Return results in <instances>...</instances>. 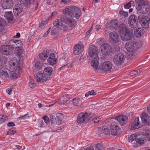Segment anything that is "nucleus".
<instances>
[{
    "label": "nucleus",
    "instance_id": "obj_6",
    "mask_svg": "<svg viewBox=\"0 0 150 150\" xmlns=\"http://www.w3.org/2000/svg\"><path fill=\"white\" fill-rule=\"evenodd\" d=\"M138 18L135 15L130 16L128 19V23L129 26L134 29L138 27L139 25Z\"/></svg>",
    "mask_w": 150,
    "mask_h": 150
},
{
    "label": "nucleus",
    "instance_id": "obj_54",
    "mask_svg": "<svg viewBox=\"0 0 150 150\" xmlns=\"http://www.w3.org/2000/svg\"><path fill=\"white\" fill-rule=\"evenodd\" d=\"M7 125L9 127H13L15 126V124L14 122H8V123Z\"/></svg>",
    "mask_w": 150,
    "mask_h": 150
},
{
    "label": "nucleus",
    "instance_id": "obj_26",
    "mask_svg": "<svg viewBox=\"0 0 150 150\" xmlns=\"http://www.w3.org/2000/svg\"><path fill=\"white\" fill-rule=\"evenodd\" d=\"M141 116V119L142 122L146 125H150V117L147 114L143 113Z\"/></svg>",
    "mask_w": 150,
    "mask_h": 150
},
{
    "label": "nucleus",
    "instance_id": "obj_50",
    "mask_svg": "<svg viewBox=\"0 0 150 150\" xmlns=\"http://www.w3.org/2000/svg\"><path fill=\"white\" fill-rule=\"evenodd\" d=\"M99 135H101L103 133V127L101 128V127H98L97 129Z\"/></svg>",
    "mask_w": 150,
    "mask_h": 150
},
{
    "label": "nucleus",
    "instance_id": "obj_63",
    "mask_svg": "<svg viewBox=\"0 0 150 150\" xmlns=\"http://www.w3.org/2000/svg\"><path fill=\"white\" fill-rule=\"evenodd\" d=\"M65 65L67 68H68L69 67H72L73 66V64H68Z\"/></svg>",
    "mask_w": 150,
    "mask_h": 150
},
{
    "label": "nucleus",
    "instance_id": "obj_32",
    "mask_svg": "<svg viewBox=\"0 0 150 150\" xmlns=\"http://www.w3.org/2000/svg\"><path fill=\"white\" fill-rule=\"evenodd\" d=\"M43 65V63L40 61H38L35 64V69L33 70V74H34L36 73V71L41 69Z\"/></svg>",
    "mask_w": 150,
    "mask_h": 150
},
{
    "label": "nucleus",
    "instance_id": "obj_16",
    "mask_svg": "<svg viewBox=\"0 0 150 150\" xmlns=\"http://www.w3.org/2000/svg\"><path fill=\"white\" fill-rule=\"evenodd\" d=\"M118 21L116 20H114L109 23H107L105 26L107 28V30H106L105 31H109L108 33L110 32V30L111 28L114 30L116 29L118 27Z\"/></svg>",
    "mask_w": 150,
    "mask_h": 150
},
{
    "label": "nucleus",
    "instance_id": "obj_15",
    "mask_svg": "<svg viewBox=\"0 0 150 150\" xmlns=\"http://www.w3.org/2000/svg\"><path fill=\"white\" fill-rule=\"evenodd\" d=\"M121 37L124 40H129L132 39L133 36V31L132 30H129L122 34L120 35Z\"/></svg>",
    "mask_w": 150,
    "mask_h": 150
},
{
    "label": "nucleus",
    "instance_id": "obj_53",
    "mask_svg": "<svg viewBox=\"0 0 150 150\" xmlns=\"http://www.w3.org/2000/svg\"><path fill=\"white\" fill-rule=\"evenodd\" d=\"M15 131H14L13 129H11L7 133V135H13Z\"/></svg>",
    "mask_w": 150,
    "mask_h": 150
},
{
    "label": "nucleus",
    "instance_id": "obj_17",
    "mask_svg": "<svg viewBox=\"0 0 150 150\" xmlns=\"http://www.w3.org/2000/svg\"><path fill=\"white\" fill-rule=\"evenodd\" d=\"M115 119L122 125H125L128 121V117L125 115H117L115 117Z\"/></svg>",
    "mask_w": 150,
    "mask_h": 150
},
{
    "label": "nucleus",
    "instance_id": "obj_39",
    "mask_svg": "<svg viewBox=\"0 0 150 150\" xmlns=\"http://www.w3.org/2000/svg\"><path fill=\"white\" fill-rule=\"evenodd\" d=\"M54 25L56 27L62 26L63 25L62 21L61 19H56L53 23Z\"/></svg>",
    "mask_w": 150,
    "mask_h": 150
},
{
    "label": "nucleus",
    "instance_id": "obj_7",
    "mask_svg": "<svg viewBox=\"0 0 150 150\" xmlns=\"http://www.w3.org/2000/svg\"><path fill=\"white\" fill-rule=\"evenodd\" d=\"M126 56L122 53H118L115 55L113 58L114 63L117 65H122L124 63Z\"/></svg>",
    "mask_w": 150,
    "mask_h": 150
},
{
    "label": "nucleus",
    "instance_id": "obj_56",
    "mask_svg": "<svg viewBox=\"0 0 150 150\" xmlns=\"http://www.w3.org/2000/svg\"><path fill=\"white\" fill-rule=\"evenodd\" d=\"M46 23H47V22H46L45 21H42L41 23H40V24L39 27H40L41 28V27H42L43 26H44Z\"/></svg>",
    "mask_w": 150,
    "mask_h": 150
},
{
    "label": "nucleus",
    "instance_id": "obj_12",
    "mask_svg": "<svg viewBox=\"0 0 150 150\" xmlns=\"http://www.w3.org/2000/svg\"><path fill=\"white\" fill-rule=\"evenodd\" d=\"M112 64L109 61H106L101 64L100 68V70L104 72L110 71L112 69Z\"/></svg>",
    "mask_w": 150,
    "mask_h": 150
},
{
    "label": "nucleus",
    "instance_id": "obj_34",
    "mask_svg": "<svg viewBox=\"0 0 150 150\" xmlns=\"http://www.w3.org/2000/svg\"><path fill=\"white\" fill-rule=\"evenodd\" d=\"M94 58L93 59H91L92 61L91 62V64L93 68L95 69H97L98 68V64H99V58L96 57L95 58V57H94Z\"/></svg>",
    "mask_w": 150,
    "mask_h": 150
},
{
    "label": "nucleus",
    "instance_id": "obj_22",
    "mask_svg": "<svg viewBox=\"0 0 150 150\" xmlns=\"http://www.w3.org/2000/svg\"><path fill=\"white\" fill-rule=\"evenodd\" d=\"M10 73V71L7 68L1 67L0 69V77L3 79L8 77V73Z\"/></svg>",
    "mask_w": 150,
    "mask_h": 150
},
{
    "label": "nucleus",
    "instance_id": "obj_41",
    "mask_svg": "<svg viewBox=\"0 0 150 150\" xmlns=\"http://www.w3.org/2000/svg\"><path fill=\"white\" fill-rule=\"evenodd\" d=\"M21 4L27 7L29 5L30 3V0H19Z\"/></svg>",
    "mask_w": 150,
    "mask_h": 150
},
{
    "label": "nucleus",
    "instance_id": "obj_51",
    "mask_svg": "<svg viewBox=\"0 0 150 150\" xmlns=\"http://www.w3.org/2000/svg\"><path fill=\"white\" fill-rule=\"evenodd\" d=\"M3 117L4 116H3L0 119V122H4L8 119L7 117Z\"/></svg>",
    "mask_w": 150,
    "mask_h": 150
},
{
    "label": "nucleus",
    "instance_id": "obj_31",
    "mask_svg": "<svg viewBox=\"0 0 150 150\" xmlns=\"http://www.w3.org/2000/svg\"><path fill=\"white\" fill-rule=\"evenodd\" d=\"M4 16L8 23H10L13 21V15L11 11L5 12Z\"/></svg>",
    "mask_w": 150,
    "mask_h": 150
},
{
    "label": "nucleus",
    "instance_id": "obj_35",
    "mask_svg": "<svg viewBox=\"0 0 150 150\" xmlns=\"http://www.w3.org/2000/svg\"><path fill=\"white\" fill-rule=\"evenodd\" d=\"M144 31L143 29L140 28H136L134 31V35L137 37H139L142 35Z\"/></svg>",
    "mask_w": 150,
    "mask_h": 150
},
{
    "label": "nucleus",
    "instance_id": "obj_42",
    "mask_svg": "<svg viewBox=\"0 0 150 150\" xmlns=\"http://www.w3.org/2000/svg\"><path fill=\"white\" fill-rule=\"evenodd\" d=\"M62 99V104L65 103L66 104H68L70 103V101L69 100V98L67 96H63Z\"/></svg>",
    "mask_w": 150,
    "mask_h": 150
},
{
    "label": "nucleus",
    "instance_id": "obj_36",
    "mask_svg": "<svg viewBox=\"0 0 150 150\" xmlns=\"http://www.w3.org/2000/svg\"><path fill=\"white\" fill-rule=\"evenodd\" d=\"M52 68L50 67H47L45 69L44 71V74L46 75V77H48L50 78L52 75Z\"/></svg>",
    "mask_w": 150,
    "mask_h": 150
},
{
    "label": "nucleus",
    "instance_id": "obj_38",
    "mask_svg": "<svg viewBox=\"0 0 150 150\" xmlns=\"http://www.w3.org/2000/svg\"><path fill=\"white\" fill-rule=\"evenodd\" d=\"M22 43L21 41L18 40H16L15 43H14V45H12V46L13 47V48H17L18 47H20L22 45Z\"/></svg>",
    "mask_w": 150,
    "mask_h": 150
},
{
    "label": "nucleus",
    "instance_id": "obj_25",
    "mask_svg": "<svg viewBox=\"0 0 150 150\" xmlns=\"http://www.w3.org/2000/svg\"><path fill=\"white\" fill-rule=\"evenodd\" d=\"M83 46L82 44L76 45L74 47V53L75 55L80 54L83 50Z\"/></svg>",
    "mask_w": 150,
    "mask_h": 150
},
{
    "label": "nucleus",
    "instance_id": "obj_44",
    "mask_svg": "<svg viewBox=\"0 0 150 150\" xmlns=\"http://www.w3.org/2000/svg\"><path fill=\"white\" fill-rule=\"evenodd\" d=\"M96 94V93L94 92L93 90H92L91 91H88L87 93H86L85 95V96L86 97H88L89 95H92L93 96H94Z\"/></svg>",
    "mask_w": 150,
    "mask_h": 150
},
{
    "label": "nucleus",
    "instance_id": "obj_27",
    "mask_svg": "<svg viewBox=\"0 0 150 150\" xmlns=\"http://www.w3.org/2000/svg\"><path fill=\"white\" fill-rule=\"evenodd\" d=\"M110 39L115 43L119 40V36L118 34L115 32H111L109 34Z\"/></svg>",
    "mask_w": 150,
    "mask_h": 150
},
{
    "label": "nucleus",
    "instance_id": "obj_18",
    "mask_svg": "<svg viewBox=\"0 0 150 150\" xmlns=\"http://www.w3.org/2000/svg\"><path fill=\"white\" fill-rule=\"evenodd\" d=\"M129 139L132 141L135 140L140 146V144L144 143V140L142 138V135L140 137L139 136H137L136 134H133L130 136Z\"/></svg>",
    "mask_w": 150,
    "mask_h": 150
},
{
    "label": "nucleus",
    "instance_id": "obj_47",
    "mask_svg": "<svg viewBox=\"0 0 150 150\" xmlns=\"http://www.w3.org/2000/svg\"><path fill=\"white\" fill-rule=\"evenodd\" d=\"M100 118L97 117H94L92 119V121L94 123H97L100 120Z\"/></svg>",
    "mask_w": 150,
    "mask_h": 150
},
{
    "label": "nucleus",
    "instance_id": "obj_45",
    "mask_svg": "<svg viewBox=\"0 0 150 150\" xmlns=\"http://www.w3.org/2000/svg\"><path fill=\"white\" fill-rule=\"evenodd\" d=\"M35 83L34 82L33 80L32 79H30L29 83L30 87L31 88H33L35 86Z\"/></svg>",
    "mask_w": 150,
    "mask_h": 150
},
{
    "label": "nucleus",
    "instance_id": "obj_20",
    "mask_svg": "<svg viewBox=\"0 0 150 150\" xmlns=\"http://www.w3.org/2000/svg\"><path fill=\"white\" fill-rule=\"evenodd\" d=\"M1 4L3 8L5 9L13 6L12 0H1Z\"/></svg>",
    "mask_w": 150,
    "mask_h": 150
},
{
    "label": "nucleus",
    "instance_id": "obj_8",
    "mask_svg": "<svg viewBox=\"0 0 150 150\" xmlns=\"http://www.w3.org/2000/svg\"><path fill=\"white\" fill-rule=\"evenodd\" d=\"M13 49L11 45H3L0 48V52L2 54L8 55L11 54Z\"/></svg>",
    "mask_w": 150,
    "mask_h": 150
},
{
    "label": "nucleus",
    "instance_id": "obj_59",
    "mask_svg": "<svg viewBox=\"0 0 150 150\" xmlns=\"http://www.w3.org/2000/svg\"><path fill=\"white\" fill-rule=\"evenodd\" d=\"M50 31V28L47 30V31L43 35V37H46L47 36L48 34L49 33V32Z\"/></svg>",
    "mask_w": 150,
    "mask_h": 150
},
{
    "label": "nucleus",
    "instance_id": "obj_11",
    "mask_svg": "<svg viewBox=\"0 0 150 150\" xmlns=\"http://www.w3.org/2000/svg\"><path fill=\"white\" fill-rule=\"evenodd\" d=\"M100 48L102 53L104 55H108L112 52V47L107 43L103 44Z\"/></svg>",
    "mask_w": 150,
    "mask_h": 150
},
{
    "label": "nucleus",
    "instance_id": "obj_19",
    "mask_svg": "<svg viewBox=\"0 0 150 150\" xmlns=\"http://www.w3.org/2000/svg\"><path fill=\"white\" fill-rule=\"evenodd\" d=\"M111 133L112 135H115L118 133V131L120 129L118 123L114 122L110 126Z\"/></svg>",
    "mask_w": 150,
    "mask_h": 150
},
{
    "label": "nucleus",
    "instance_id": "obj_33",
    "mask_svg": "<svg viewBox=\"0 0 150 150\" xmlns=\"http://www.w3.org/2000/svg\"><path fill=\"white\" fill-rule=\"evenodd\" d=\"M74 106L76 108H80L81 107L82 104V102L80 99L74 98L72 100Z\"/></svg>",
    "mask_w": 150,
    "mask_h": 150
},
{
    "label": "nucleus",
    "instance_id": "obj_23",
    "mask_svg": "<svg viewBox=\"0 0 150 150\" xmlns=\"http://www.w3.org/2000/svg\"><path fill=\"white\" fill-rule=\"evenodd\" d=\"M141 127L142 125L139 122V118H136L131 124V129L132 130H134L140 128Z\"/></svg>",
    "mask_w": 150,
    "mask_h": 150
},
{
    "label": "nucleus",
    "instance_id": "obj_14",
    "mask_svg": "<svg viewBox=\"0 0 150 150\" xmlns=\"http://www.w3.org/2000/svg\"><path fill=\"white\" fill-rule=\"evenodd\" d=\"M35 79L38 82H44L46 81L49 79V77H46L45 74L41 72H39L37 74H34Z\"/></svg>",
    "mask_w": 150,
    "mask_h": 150
},
{
    "label": "nucleus",
    "instance_id": "obj_48",
    "mask_svg": "<svg viewBox=\"0 0 150 150\" xmlns=\"http://www.w3.org/2000/svg\"><path fill=\"white\" fill-rule=\"evenodd\" d=\"M4 19L2 18H0V30L3 28V24H4Z\"/></svg>",
    "mask_w": 150,
    "mask_h": 150
},
{
    "label": "nucleus",
    "instance_id": "obj_40",
    "mask_svg": "<svg viewBox=\"0 0 150 150\" xmlns=\"http://www.w3.org/2000/svg\"><path fill=\"white\" fill-rule=\"evenodd\" d=\"M16 54L18 56H20L23 54L24 50L23 49L22 47H18L16 49Z\"/></svg>",
    "mask_w": 150,
    "mask_h": 150
},
{
    "label": "nucleus",
    "instance_id": "obj_9",
    "mask_svg": "<svg viewBox=\"0 0 150 150\" xmlns=\"http://www.w3.org/2000/svg\"><path fill=\"white\" fill-rule=\"evenodd\" d=\"M138 19L143 28H147L149 27L150 19L148 17L140 15L138 16Z\"/></svg>",
    "mask_w": 150,
    "mask_h": 150
},
{
    "label": "nucleus",
    "instance_id": "obj_64",
    "mask_svg": "<svg viewBox=\"0 0 150 150\" xmlns=\"http://www.w3.org/2000/svg\"><path fill=\"white\" fill-rule=\"evenodd\" d=\"M86 150H94V149L93 146H90L87 147Z\"/></svg>",
    "mask_w": 150,
    "mask_h": 150
},
{
    "label": "nucleus",
    "instance_id": "obj_13",
    "mask_svg": "<svg viewBox=\"0 0 150 150\" xmlns=\"http://www.w3.org/2000/svg\"><path fill=\"white\" fill-rule=\"evenodd\" d=\"M9 67L11 70L15 72L18 68L17 59L16 57L12 58L9 62Z\"/></svg>",
    "mask_w": 150,
    "mask_h": 150
},
{
    "label": "nucleus",
    "instance_id": "obj_24",
    "mask_svg": "<svg viewBox=\"0 0 150 150\" xmlns=\"http://www.w3.org/2000/svg\"><path fill=\"white\" fill-rule=\"evenodd\" d=\"M55 54L54 53L50 52L49 57L47 59L48 62L51 65H53L55 64L57 59L55 57Z\"/></svg>",
    "mask_w": 150,
    "mask_h": 150
},
{
    "label": "nucleus",
    "instance_id": "obj_55",
    "mask_svg": "<svg viewBox=\"0 0 150 150\" xmlns=\"http://www.w3.org/2000/svg\"><path fill=\"white\" fill-rule=\"evenodd\" d=\"M15 41L14 40H11L9 41V44H10L9 45H11V47H13L12 46V45H14V43H15Z\"/></svg>",
    "mask_w": 150,
    "mask_h": 150
},
{
    "label": "nucleus",
    "instance_id": "obj_1",
    "mask_svg": "<svg viewBox=\"0 0 150 150\" xmlns=\"http://www.w3.org/2000/svg\"><path fill=\"white\" fill-rule=\"evenodd\" d=\"M135 7L137 12L142 14H146L149 9L148 2L145 0H137Z\"/></svg>",
    "mask_w": 150,
    "mask_h": 150
},
{
    "label": "nucleus",
    "instance_id": "obj_49",
    "mask_svg": "<svg viewBox=\"0 0 150 150\" xmlns=\"http://www.w3.org/2000/svg\"><path fill=\"white\" fill-rule=\"evenodd\" d=\"M95 150H101L102 146L100 144H98L95 145Z\"/></svg>",
    "mask_w": 150,
    "mask_h": 150
},
{
    "label": "nucleus",
    "instance_id": "obj_37",
    "mask_svg": "<svg viewBox=\"0 0 150 150\" xmlns=\"http://www.w3.org/2000/svg\"><path fill=\"white\" fill-rule=\"evenodd\" d=\"M142 138L145 141H150V131L146 132L144 134L142 135Z\"/></svg>",
    "mask_w": 150,
    "mask_h": 150
},
{
    "label": "nucleus",
    "instance_id": "obj_60",
    "mask_svg": "<svg viewBox=\"0 0 150 150\" xmlns=\"http://www.w3.org/2000/svg\"><path fill=\"white\" fill-rule=\"evenodd\" d=\"M72 0H62L61 2L64 4H67L70 2H71Z\"/></svg>",
    "mask_w": 150,
    "mask_h": 150
},
{
    "label": "nucleus",
    "instance_id": "obj_52",
    "mask_svg": "<svg viewBox=\"0 0 150 150\" xmlns=\"http://www.w3.org/2000/svg\"><path fill=\"white\" fill-rule=\"evenodd\" d=\"M42 119L44 120L46 123H47L49 122V118L47 116H45L43 117Z\"/></svg>",
    "mask_w": 150,
    "mask_h": 150
},
{
    "label": "nucleus",
    "instance_id": "obj_61",
    "mask_svg": "<svg viewBox=\"0 0 150 150\" xmlns=\"http://www.w3.org/2000/svg\"><path fill=\"white\" fill-rule=\"evenodd\" d=\"M131 6L128 3L125 6V8L126 9H128L130 8Z\"/></svg>",
    "mask_w": 150,
    "mask_h": 150
},
{
    "label": "nucleus",
    "instance_id": "obj_10",
    "mask_svg": "<svg viewBox=\"0 0 150 150\" xmlns=\"http://www.w3.org/2000/svg\"><path fill=\"white\" fill-rule=\"evenodd\" d=\"M88 54L91 59L98 57V51L97 48L93 45H90L88 48Z\"/></svg>",
    "mask_w": 150,
    "mask_h": 150
},
{
    "label": "nucleus",
    "instance_id": "obj_21",
    "mask_svg": "<svg viewBox=\"0 0 150 150\" xmlns=\"http://www.w3.org/2000/svg\"><path fill=\"white\" fill-rule=\"evenodd\" d=\"M66 17L64 19V21L65 23L68 25L70 27H72L75 25L76 21L74 18L71 17L70 16H67V15H65Z\"/></svg>",
    "mask_w": 150,
    "mask_h": 150
},
{
    "label": "nucleus",
    "instance_id": "obj_29",
    "mask_svg": "<svg viewBox=\"0 0 150 150\" xmlns=\"http://www.w3.org/2000/svg\"><path fill=\"white\" fill-rule=\"evenodd\" d=\"M118 30L121 35L127 31L129 29H128V26L127 25L122 23L119 26Z\"/></svg>",
    "mask_w": 150,
    "mask_h": 150
},
{
    "label": "nucleus",
    "instance_id": "obj_58",
    "mask_svg": "<svg viewBox=\"0 0 150 150\" xmlns=\"http://www.w3.org/2000/svg\"><path fill=\"white\" fill-rule=\"evenodd\" d=\"M57 31L56 29L55 28H53L51 32V34L52 35H53L57 33Z\"/></svg>",
    "mask_w": 150,
    "mask_h": 150
},
{
    "label": "nucleus",
    "instance_id": "obj_46",
    "mask_svg": "<svg viewBox=\"0 0 150 150\" xmlns=\"http://www.w3.org/2000/svg\"><path fill=\"white\" fill-rule=\"evenodd\" d=\"M103 133L107 135L110 134V132L109 129L107 128L103 127Z\"/></svg>",
    "mask_w": 150,
    "mask_h": 150
},
{
    "label": "nucleus",
    "instance_id": "obj_3",
    "mask_svg": "<svg viewBox=\"0 0 150 150\" xmlns=\"http://www.w3.org/2000/svg\"><path fill=\"white\" fill-rule=\"evenodd\" d=\"M50 118L52 126L53 127H57V125L61 124L63 118L62 114L57 113L55 115H50Z\"/></svg>",
    "mask_w": 150,
    "mask_h": 150
},
{
    "label": "nucleus",
    "instance_id": "obj_4",
    "mask_svg": "<svg viewBox=\"0 0 150 150\" xmlns=\"http://www.w3.org/2000/svg\"><path fill=\"white\" fill-rule=\"evenodd\" d=\"M91 114H88L86 112L80 113L78 115L77 118V122L78 123L82 124L83 123H87L89 120Z\"/></svg>",
    "mask_w": 150,
    "mask_h": 150
},
{
    "label": "nucleus",
    "instance_id": "obj_57",
    "mask_svg": "<svg viewBox=\"0 0 150 150\" xmlns=\"http://www.w3.org/2000/svg\"><path fill=\"white\" fill-rule=\"evenodd\" d=\"M13 88V86H12L11 87H10V88H8L6 90V91L8 92V94L9 95L11 94V92L12 91V88Z\"/></svg>",
    "mask_w": 150,
    "mask_h": 150
},
{
    "label": "nucleus",
    "instance_id": "obj_43",
    "mask_svg": "<svg viewBox=\"0 0 150 150\" xmlns=\"http://www.w3.org/2000/svg\"><path fill=\"white\" fill-rule=\"evenodd\" d=\"M119 13L120 15L123 16L125 17H127L128 16L127 12H125L122 10H121L119 11Z\"/></svg>",
    "mask_w": 150,
    "mask_h": 150
},
{
    "label": "nucleus",
    "instance_id": "obj_62",
    "mask_svg": "<svg viewBox=\"0 0 150 150\" xmlns=\"http://www.w3.org/2000/svg\"><path fill=\"white\" fill-rule=\"evenodd\" d=\"M57 11H54L52 12L51 15V17H54L55 16L57 15Z\"/></svg>",
    "mask_w": 150,
    "mask_h": 150
},
{
    "label": "nucleus",
    "instance_id": "obj_28",
    "mask_svg": "<svg viewBox=\"0 0 150 150\" xmlns=\"http://www.w3.org/2000/svg\"><path fill=\"white\" fill-rule=\"evenodd\" d=\"M22 7L20 4L15 5L13 9V12L15 16H18L22 11Z\"/></svg>",
    "mask_w": 150,
    "mask_h": 150
},
{
    "label": "nucleus",
    "instance_id": "obj_5",
    "mask_svg": "<svg viewBox=\"0 0 150 150\" xmlns=\"http://www.w3.org/2000/svg\"><path fill=\"white\" fill-rule=\"evenodd\" d=\"M125 47L127 51L129 52H133L138 48V44L136 42L130 41L127 42L125 44Z\"/></svg>",
    "mask_w": 150,
    "mask_h": 150
},
{
    "label": "nucleus",
    "instance_id": "obj_30",
    "mask_svg": "<svg viewBox=\"0 0 150 150\" xmlns=\"http://www.w3.org/2000/svg\"><path fill=\"white\" fill-rule=\"evenodd\" d=\"M49 51L47 49H44L42 53L39 54V58L43 61L46 59L47 57L49 55Z\"/></svg>",
    "mask_w": 150,
    "mask_h": 150
},
{
    "label": "nucleus",
    "instance_id": "obj_2",
    "mask_svg": "<svg viewBox=\"0 0 150 150\" xmlns=\"http://www.w3.org/2000/svg\"><path fill=\"white\" fill-rule=\"evenodd\" d=\"M64 15L79 18L81 15V10L76 6H68L63 11Z\"/></svg>",
    "mask_w": 150,
    "mask_h": 150
}]
</instances>
